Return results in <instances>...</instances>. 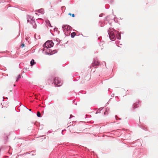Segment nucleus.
I'll return each instance as SVG.
<instances>
[{
    "label": "nucleus",
    "instance_id": "nucleus-1",
    "mask_svg": "<svg viewBox=\"0 0 158 158\" xmlns=\"http://www.w3.org/2000/svg\"><path fill=\"white\" fill-rule=\"evenodd\" d=\"M54 43L52 40L47 41L43 45L44 48L43 51H44L46 50V48L47 49L48 48H50L53 46Z\"/></svg>",
    "mask_w": 158,
    "mask_h": 158
},
{
    "label": "nucleus",
    "instance_id": "nucleus-2",
    "mask_svg": "<svg viewBox=\"0 0 158 158\" xmlns=\"http://www.w3.org/2000/svg\"><path fill=\"white\" fill-rule=\"evenodd\" d=\"M114 29L113 28H110L108 31V33L110 39L113 40L114 39L115 36L114 32H113Z\"/></svg>",
    "mask_w": 158,
    "mask_h": 158
},
{
    "label": "nucleus",
    "instance_id": "nucleus-3",
    "mask_svg": "<svg viewBox=\"0 0 158 158\" xmlns=\"http://www.w3.org/2000/svg\"><path fill=\"white\" fill-rule=\"evenodd\" d=\"M54 83L58 86H61L62 84V82L60 79L58 77H56L54 80Z\"/></svg>",
    "mask_w": 158,
    "mask_h": 158
},
{
    "label": "nucleus",
    "instance_id": "nucleus-4",
    "mask_svg": "<svg viewBox=\"0 0 158 158\" xmlns=\"http://www.w3.org/2000/svg\"><path fill=\"white\" fill-rule=\"evenodd\" d=\"M62 27L63 30L64 31H68L71 29V27L67 25H63Z\"/></svg>",
    "mask_w": 158,
    "mask_h": 158
},
{
    "label": "nucleus",
    "instance_id": "nucleus-5",
    "mask_svg": "<svg viewBox=\"0 0 158 158\" xmlns=\"http://www.w3.org/2000/svg\"><path fill=\"white\" fill-rule=\"evenodd\" d=\"M99 62L97 60H95L94 62L93 63L92 65V66H94L98 65H99Z\"/></svg>",
    "mask_w": 158,
    "mask_h": 158
},
{
    "label": "nucleus",
    "instance_id": "nucleus-6",
    "mask_svg": "<svg viewBox=\"0 0 158 158\" xmlns=\"http://www.w3.org/2000/svg\"><path fill=\"white\" fill-rule=\"evenodd\" d=\"M139 102H137L133 104V108H135L138 107L137 105L139 103Z\"/></svg>",
    "mask_w": 158,
    "mask_h": 158
},
{
    "label": "nucleus",
    "instance_id": "nucleus-7",
    "mask_svg": "<svg viewBox=\"0 0 158 158\" xmlns=\"http://www.w3.org/2000/svg\"><path fill=\"white\" fill-rule=\"evenodd\" d=\"M30 64L31 66H32L34 64H35V62L34 60L32 59L30 62Z\"/></svg>",
    "mask_w": 158,
    "mask_h": 158
},
{
    "label": "nucleus",
    "instance_id": "nucleus-8",
    "mask_svg": "<svg viewBox=\"0 0 158 158\" xmlns=\"http://www.w3.org/2000/svg\"><path fill=\"white\" fill-rule=\"evenodd\" d=\"M76 34L75 32H72V33H71V37L72 38L74 37L76 35Z\"/></svg>",
    "mask_w": 158,
    "mask_h": 158
},
{
    "label": "nucleus",
    "instance_id": "nucleus-9",
    "mask_svg": "<svg viewBox=\"0 0 158 158\" xmlns=\"http://www.w3.org/2000/svg\"><path fill=\"white\" fill-rule=\"evenodd\" d=\"M37 115L38 117H41V114L40 112L38 111L37 114Z\"/></svg>",
    "mask_w": 158,
    "mask_h": 158
},
{
    "label": "nucleus",
    "instance_id": "nucleus-10",
    "mask_svg": "<svg viewBox=\"0 0 158 158\" xmlns=\"http://www.w3.org/2000/svg\"><path fill=\"white\" fill-rule=\"evenodd\" d=\"M21 78V76L19 75L16 80V81H18V80L19 79V78Z\"/></svg>",
    "mask_w": 158,
    "mask_h": 158
},
{
    "label": "nucleus",
    "instance_id": "nucleus-11",
    "mask_svg": "<svg viewBox=\"0 0 158 158\" xmlns=\"http://www.w3.org/2000/svg\"><path fill=\"white\" fill-rule=\"evenodd\" d=\"M108 114V110L107 109H106V111L104 112V114Z\"/></svg>",
    "mask_w": 158,
    "mask_h": 158
},
{
    "label": "nucleus",
    "instance_id": "nucleus-12",
    "mask_svg": "<svg viewBox=\"0 0 158 158\" xmlns=\"http://www.w3.org/2000/svg\"><path fill=\"white\" fill-rule=\"evenodd\" d=\"M25 46V45L24 44H22L21 45V47L22 48H23Z\"/></svg>",
    "mask_w": 158,
    "mask_h": 158
},
{
    "label": "nucleus",
    "instance_id": "nucleus-13",
    "mask_svg": "<svg viewBox=\"0 0 158 158\" xmlns=\"http://www.w3.org/2000/svg\"><path fill=\"white\" fill-rule=\"evenodd\" d=\"M118 36H119V38H118V39H120V38H121L120 37V34L119 33H118Z\"/></svg>",
    "mask_w": 158,
    "mask_h": 158
},
{
    "label": "nucleus",
    "instance_id": "nucleus-14",
    "mask_svg": "<svg viewBox=\"0 0 158 158\" xmlns=\"http://www.w3.org/2000/svg\"><path fill=\"white\" fill-rule=\"evenodd\" d=\"M72 16L73 17H74V16H75V15H74V14H72Z\"/></svg>",
    "mask_w": 158,
    "mask_h": 158
},
{
    "label": "nucleus",
    "instance_id": "nucleus-15",
    "mask_svg": "<svg viewBox=\"0 0 158 158\" xmlns=\"http://www.w3.org/2000/svg\"><path fill=\"white\" fill-rule=\"evenodd\" d=\"M72 14H71V13H70L69 14V15H72Z\"/></svg>",
    "mask_w": 158,
    "mask_h": 158
},
{
    "label": "nucleus",
    "instance_id": "nucleus-16",
    "mask_svg": "<svg viewBox=\"0 0 158 158\" xmlns=\"http://www.w3.org/2000/svg\"><path fill=\"white\" fill-rule=\"evenodd\" d=\"M102 16V15L101 14V15H99V16H100V17H101V16Z\"/></svg>",
    "mask_w": 158,
    "mask_h": 158
},
{
    "label": "nucleus",
    "instance_id": "nucleus-17",
    "mask_svg": "<svg viewBox=\"0 0 158 158\" xmlns=\"http://www.w3.org/2000/svg\"><path fill=\"white\" fill-rule=\"evenodd\" d=\"M49 24L50 26L51 27H52V26H51V25L50 23H49Z\"/></svg>",
    "mask_w": 158,
    "mask_h": 158
},
{
    "label": "nucleus",
    "instance_id": "nucleus-18",
    "mask_svg": "<svg viewBox=\"0 0 158 158\" xmlns=\"http://www.w3.org/2000/svg\"><path fill=\"white\" fill-rule=\"evenodd\" d=\"M29 110L30 111H31V109H29Z\"/></svg>",
    "mask_w": 158,
    "mask_h": 158
},
{
    "label": "nucleus",
    "instance_id": "nucleus-19",
    "mask_svg": "<svg viewBox=\"0 0 158 158\" xmlns=\"http://www.w3.org/2000/svg\"><path fill=\"white\" fill-rule=\"evenodd\" d=\"M14 86H15V85H14Z\"/></svg>",
    "mask_w": 158,
    "mask_h": 158
},
{
    "label": "nucleus",
    "instance_id": "nucleus-20",
    "mask_svg": "<svg viewBox=\"0 0 158 158\" xmlns=\"http://www.w3.org/2000/svg\"><path fill=\"white\" fill-rule=\"evenodd\" d=\"M29 21V20H27V22H28Z\"/></svg>",
    "mask_w": 158,
    "mask_h": 158
}]
</instances>
